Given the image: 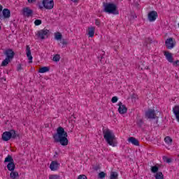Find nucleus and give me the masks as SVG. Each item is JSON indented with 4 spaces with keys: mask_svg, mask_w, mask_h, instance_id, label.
<instances>
[{
    "mask_svg": "<svg viewBox=\"0 0 179 179\" xmlns=\"http://www.w3.org/2000/svg\"><path fill=\"white\" fill-rule=\"evenodd\" d=\"M53 139L56 143H60L62 146H68L69 143L68 133L62 127H57L56 133L53 134Z\"/></svg>",
    "mask_w": 179,
    "mask_h": 179,
    "instance_id": "f257e3e1",
    "label": "nucleus"
},
{
    "mask_svg": "<svg viewBox=\"0 0 179 179\" xmlns=\"http://www.w3.org/2000/svg\"><path fill=\"white\" fill-rule=\"evenodd\" d=\"M103 138L110 146H113V148H115L117 145H118V141H117V138H115V134L114 132L110 129H106L103 131Z\"/></svg>",
    "mask_w": 179,
    "mask_h": 179,
    "instance_id": "f03ea898",
    "label": "nucleus"
},
{
    "mask_svg": "<svg viewBox=\"0 0 179 179\" xmlns=\"http://www.w3.org/2000/svg\"><path fill=\"white\" fill-rule=\"evenodd\" d=\"M103 12L109 15H120L117 5L113 3H103Z\"/></svg>",
    "mask_w": 179,
    "mask_h": 179,
    "instance_id": "7ed1b4c3",
    "label": "nucleus"
},
{
    "mask_svg": "<svg viewBox=\"0 0 179 179\" xmlns=\"http://www.w3.org/2000/svg\"><path fill=\"white\" fill-rule=\"evenodd\" d=\"M19 138V134H16V131L11 129L9 131H4L1 136L2 141L4 142H8L10 139H16Z\"/></svg>",
    "mask_w": 179,
    "mask_h": 179,
    "instance_id": "20e7f679",
    "label": "nucleus"
},
{
    "mask_svg": "<svg viewBox=\"0 0 179 179\" xmlns=\"http://www.w3.org/2000/svg\"><path fill=\"white\" fill-rule=\"evenodd\" d=\"M39 9L51 10L54 8V0H43L42 5L38 4Z\"/></svg>",
    "mask_w": 179,
    "mask_h": 179,
    "instance_id": "39448f33",
    "label": "nucleus"
},
{
    "mask_svg": "<svg viewBox=\"0 0 179 179\" xmlns=\"http://www.w3.org/2000/svg\"><path fill=\"white\" fill-rule=\"evenodd\" d=\"M48 33H50V30L43 29L38 31L36 36L38 38H41V40H44L48 37Z\"/></svg>",
    "mask_w": 179,
    "mask_h": 179,
    "instance_id": "423d86ee",
    "label": "nucleus"
},
{
    "mask_svg": "<svg viewBox=\"0 0 179 179\" xmlns=\"http://www.w3.org/2000/svg\"><path fill=\"white\" fill-rule=\"evenodd\" d=\"M165 45L167 50H173L176 47V41L173 38H169L165 41Z\"/></svg>",
    "mask_w": 179,
    "mask_h": 179,
    "instance_id": "0eeeda50",
    "label": "nucleus"
},
{
    "mask_svg": "<svg viewBox=\"0 0 179 179\" xmlns=\"http://www.w3.org/2000/svg\"><path fill=\"white\" fill-rule=\"evenodd\" d=\"M145 118L148 120H155L156 118V113L155 110L148 109L145 113Z\"/></svg>",
    "mask_w": 179,
    "mask_h": 179,
    "instance_id": "6e6552de",
    "label": "nucleus"
},
{
    "mask_svg": "<svg viewBox=\"0 0 179 179\" xmlns=\"http://www.w3.org/2000/svg\"><path fill=\"white\" fill-rule=\"evenodd\" d=\"M22 14L25 17H31V16H33V10L30 9L29 7H25L22 9Z\"/></svg>",
    "mask_w": 179,
    "mask_h": 179,
    "instance_id": "1a4fd4ad",
    "label": "nucleus"
},
{
    "mask_svg": "<svg viewBox=\"0 0 179 179\" xmlns=\"http://www.w3.org/2000/svg\"><path fill=\"white\" fill-rule=\"evenodd\" d=\"M118 111L120 114H127V112L128 111V108L125 105L122 104V102H119L118 103Z\"/></svg>",
    "mask_w": 179,
    "mask_h": 179,
    "instance_id": "9d476101",
    "label": "nucleus"
},
{
    "mask_svg": "<svg viewBox=\"0 0 179 179\" xmlns=\"http://www.w3.org/2000/svg\"><path fill=\"white\" fill-rule=\"evenodd\" d=\"M157 12L156 11H151L148 13V20L150 22H155L156 19H157Z\"/></svg>",
    "mask_w": 179,
    "mask_h": 179,
    "instance_id": "9b49d317",
    "label": "nucleus"
},
{
    "mask_svg": "<svg viewBox=\"0 0 179 179\" xmlns=\"http://www.w3.org/2000/svg\"><path fill=\"white\" fill-rule=\"evenodd\" d=\"M26 55L29 61V64H31L33 62V56H31V50H30L29 45L26 46Z\"/></svg>",
    "mask_w": 179,
    "mask_h": 179,
    "instance_id": "f8f14e48",
    "label": "nucleus"
},
{
    "mask_svg": "<svg viewBox=\"0 0 179 179\" xmlns=\"http://www.w3.org/2000/svg\"><path fill=\"white\" fill-rule=\"evenodd\" d=\"M164 55L165 56L168 62H170L171 64H173V62H174V59L173 58V55L171 53H170V52H169V51L164 52Z\"/></svg>",
    "mask_w": 179,
    "mask_h": 179,
    "instance_id": "ddd939ff",
    "label": "nucleus"
},
{
    "mask_svg": "<svg viewBox=\"0 0 179 179\" xmlns=\"http://www.w3.org/2000/svg\"><path fill=\"white\" fill-rule=\"evenodd\" d=\"M59 167V164L57 161H52L50 165V169L52 171H57Z\"/></svg>",
    "mask_w": 179,
    "mask_h": 179,
    "instance_id": "4468645a",
    "label": "nucleus"
},
{
    "mask_svg": "<svg viewBox=\"0 0 179 179\" xmlns=\"http://www.w3.org/2000/svg\"><path fill=\"white\" fill-rule=\"evenodd\" d=\"M5 55H6V58L13 59V57H15V52H13L12 49H7L5 51Z\"/></svg>",
    "mask_w": 179,
    "mask_h": 179,
    "instance_id": "2eb2a0df",
    "label": "nucleus"
},
{
    "mask_svg": "<svg viewBox=\"0 0 179 179\" xmlns=\"http://www.w3.org/2000/svg\"><path fill=\"white\" fill-rule=\"evenodd\" d=\"M176 118V121L179 122V105H176L173 108L172 110Z\"/></svg>",
    "mask_w": 179,
    "mask_h": 179,
    "instance_id": "dca6fc26",
    "label": "nucleus"
},
{
    "mask_svg": "<svg viewBox=\"0 0 179 179\" xmlns=\"http://www.w3.org/2000/svg\"><path fill=\"white\" fill-rule=\"evenodd\" d=\"M128 142L134 145V146H139V141H138L135 137H129L128 138Z\"/></svg>",
    "mask_w": 179,
    "mask_h": 179,
    "instance_id": "f3484780",
    "label": "nucleus"
},
{
    "mask_svg": "<svg viewBox=\"0 0 179 179\" xmlns=\"http://www.w3.org/2000/svg\"><path fill=\"white\" fill-rule=\"evenodd\" d=\"M3 16L4 19H9L10 17V10L8 8H4L2 11Z\"/></svg>",
    "mask_w": 179,
    "mask_h": 179,
    "instance_id": "a211bd4d",
    "label": "nucleus"
},
{
    "mask_svg": "<svg viewBox=\"0 0 179 179\" xmlns=\"http://www.w3.org/2000/svg\"><path fill=\"white\" fill-rule=\"evenodd\" d=\"M7 169L8 171H14L15 169H16V165L14 162H10L7 164Z\"/></svg>",
    "mask_w": 179,
    "mask_h": 179,
    "instance_id": "6ab92c4d",
    "label": "nucleus"
},
{
    "mask_svg": "<svg viewBox=\"0 0 179 179\" xmlns=\"http://www.w3.org/2000/svg\"><path fill=\"white\" fill-rule=\"evenodd\" d=\"M10 177L12 179H19V173L16 171H11Z\"/></svg>",
    "mask_w": 179,
    "mask_h": 179,
    "instance_id": "aec40b11",
    "label": "nucleus"
},
{
    "mask_svg": "<svg viewBox=\"0 0 179 179\" xmlns=\"http://www.w3.org/2000/svg\"><path fill=\"white\" fill-rule=\"evenodd\" d=\"M94 30H96V28L94 27H90L88 28L89 37H94Z\"/></svg>",
    "mask_w": 179,
    "mask_h": 179,
    "instance_id": "412c9836",
    "label": "nucleus"
},
{
    "mask_svg": "<svg viewBox=\"0 0 179 179\" xmlns=\"http://www.w3.org/2000/svg\"><path fill=\"white\" fill-rule=\"evenodd\" d=\"M38 73H45L46 72H50V67L49 66H43L39 69Z\"/></svg>",
    "mask_w": 179,
    "mask_h": 179,
    "instance_id": "4be33fe9",
    "label": "nucleus"
},
{
    "mask_svg": "<svg viewBox=\"0 0 179 179\" xmlns=\"http://www.w3.org/2000/svg\"><path fill=\"white\" fill-rule=\"evenodd\" d=\"M59 41H60V43H59V45H62V48H65V47L68 45V41H66V39L62 38Z\"/></svg>",
    "mask_w": 179,
    "mask_h": 179,
    "instance_id": "5701e85b",
    "label": "nucleus"
},
{
    "mask_svg": "<svg viewBox=\"0 0 179 179\" xmlns=\"http://www.w3.org/2000/svg\"><path fill=\"white\" fill-rule=\"evenodd\" d=\"M15 161L13 160V158L10 155H8L4 160V163H13Z\"/></svg>",
    "mask_w": 179,
    "mask_h": 179,
    "instance_id": "b1692460",
    "label": "nucleus"
},
{
    "mask_svg": "<svg viewBox=\"0 0 179 179\" xmlns=\"http://www.w3.org/2000/svg\"><path fill=\"white\" fill-rule=\"evenodd\" d=\"M155 179H164V175L162 172L159 171L155 175Z\"/></svg>",
    "mask_w": 179,
    "mask_h": 179,
    "instance_id": "393cba45",
    "label": "nucleus"
},
{
    "mask_svg": "<svg viewBox=\"0 0 179 179\" xmlns=\"http://www.w3.org/2000/svg\"><path fill=\"white\" fill-rule=\"evenodd\" d=\"M55 38L57 41L62 40V34L60 32L55 33Z\"/></svg>",
    "mask_w": 179,
    "mask_h": 179,
    "instance_id": "a878e982",
    "label": "nucleus"
},
{
    "mask_svg": "<svg viewBox=\"0 0 179 179\" xmlns=\"http://www.w3.org/2000/svg\"><path fill=\"white\" fill-rule=\"evenodd\" d=\"M110 179H118V173L115 171L110 172Z\"/></svg>",
    "mask_w": 179,
    "mask_h": 179,
    "instance_id": "bb28decb",
    "label": "nucleus"
},
{
    "mask_svg": "<svg viewBox=\"0 0 179 179\" xmlns=\"http://www.w3.org/2000/svg\"><path fill=\"white\" fill-rule=\"evenodd\" d=\"M10 59L8 57H6L1 63V66H7L8 64L10 62Z\"/></svg>",
    "mask_w": 179,
    "mask_h": 179,
    "instance_id": "cd10ccee",
    "label": "nucleus"
},
{
    "mask_svg": "<svg viewBox=\"0 0 179 179\" xmlns=\"http://www.w3.org/2000/svg\"><path fill=\"white\" fill-rule=\"evenodd\" d=\"M151 173H153V174L159 173V166L156 165L151 166Z\"/></svg>",
    "mask_w": 179,
    "mask_h": 179,
    "instance_id": "c85d7f7f",
    "label": "nucleus"
},
{
    "mask_svg": "<svg viewBox=\"0 0 179 179\" xmlns=\"http://www.w3.org/2000/svg\"><path fill=\"white\" fill-rule=\"evenodd\" d=\"M164 142L167 143V145H171L173 143V139L170 138V136H166L164 138Z\"/></svg>",
    "mask_w": 179,
    "mask_h": 179,
    "instance_id": "c756f323",
    "label": "nucleus"
},
{
    "mask_svg": "<svg viewBox=\"0 0 179 179\" xmlns=\"http://www.w3.org/2000/svg\"><path fill=\"white\" fill-rule=\"evenodd\" d=\"M106 176H107V174L106 173L101 171L98 174V178L104 179V178H106Z\"/></svg>",
    "mask_w": 179,
    "mask_h": 179,
    "instance_id": "7c9ffc66",
    "label": "nucleus"
},
{
    "mask_svg": "<svg viewBox=\"0 0 179 179\" xmlns=\"http://www.w3.org/2000/svg\"><path fill=\"white\" fill-rule=\"evenodd\" d=\"M100 52V56L98 57L99 59L101 61V59H104V56L106 55V52L101 50L99 52Z\"/></svg>",
    "mask_w": 179,
    "mask_h": 179,
    "instance_id": "2f4dec72",
    "label": "nucleus"
},
{
    "mask_svg": "<svg viewBox=\"0 0 179 179\" xmlns=\"http://www.w3.org/2000/svg\"><path fill=\"white\" fill-rule=\"evenodd\" d=\"M59 59H61V57L59 56V55H56L53 57V61H55V62H59Z\"/></svg>",
    "mask_w": 179,
    "mask_h": 179,
    "instance_id": "473e14b6",
    "label": "nucleus"
},
{
    "mask_svg": "<svg viewBox=\"0 0 179 179\" xmlns=\"http://www.w3.org/2000/svg\"><path fill=\"white\" fill-rule=\"evenodd\" d=\"M163 161L166 163H171V159L167 157H163Z\"/></svg>",
    "mask_w": 179,
    "mask_h": 179,
    "instance_id": "72a5a7b5",
    "label": "nucleus"
},
{
    "mask_svg": "<svg viewBox=\"0 0 179 179\" xmlns=\"http://www.w3.org/2000/svg\"><path fill=\"white\" fill-rule=\"evenodd\" d=\"M41 23H43V22L41 21V20H36L34 21V24L35 26H40V24H41Z\"/></svg>",
    "mask_w": 179,
    "mask_h": 179,
    "instance_id": "f704fd0d",
    "label": "nucleus"
},
{
    "mask_svg": "<svg viewBox=\"0 0 179 179\" xmlns=\"http://www.w3.org/2000/svg\"><path fill=\"white\" fill-rule=\"evenodd\" d=\"M137 125H138V127H142V125H143V120H142V119L138 120Z\"/></svg>",
    "mask_w": 179,
    "mask_h": 179,
    "instance_id": "c9c22d12",
    "label": "nucleus"
},
{
    "mask_svg": "<svg viewBox=\"0 0 179 179\" xmlns=\"http://www.w3.org/2000/svg\"><path fill=\"white\" fill-rule=\"evenodd\" d=\"M49 179H59V176L58 175H50Z\"/></svg>",
    "mask_w": 179,
    "mask_h": 179,
    "instance_id": "e433bc0d",
    "label": "nucleus"
},
{
    "mask_svg": "<svg viewBox=\"0 0 179 179\" xmlns=\"http://www.w3.org/2000/svg\"><path fill=\"white\" fill-rule=\"evenodd\" d=\"M112 103H117L118 101V97L117 96H113L111 99Z\"/></svg>",
    "mask_w": 179,
    "mask_h": 179,
    "instance_id": "4c0bfd02",
    "label": "nucleus"
},
{
    "mask_svg": "<svg viewBox=\"0 0 179 179\" xmlns=\"http://www.w3.org/2000/svg\"><path fill=\"white\" fill-rule=\"evenodd\" d=\"M78 179H87V177L85 175H80Z\"/></svg>",
    "mask_w": 179,
    "mask_h": 179,
    "instance_id": "58836bf2",
    "label": "nucleus"
},
{
    "mask_svg": "<svg viewBox=\"0 0 179 179\" xmlns=\"http://www.w3.org/2000/svg\"><path fill=\"white\" fill-rule=\"evenodd\" d=\"M172 64H173V66H178V65H179V60H176V61L172 62Z\"/></svg>",
    "mask_w": 179,
    "mask_h": 179,
    "instance_id": "ea45409f",
    "label": "nucleus"
},
{
    "mask_svg": "<svg viewBox=\"0 0 179 179\" xmlns=\"http://www.w3.org/2000/svg\"><path fill=\"white\" fill-rule=\"evenodd\" d=\"M22 69H23V68L22 67V64H18L17 66V71H22Z\"/></svg>",
    "mask_w": 179,
    "mask_h": 179,
    "instance_id": "a19ab883",
    "label": "nucleus"
},
{
    "mask_svg": "<svg viewBox=\"0 0 179 179\" xmlns=\"http://www.w3.org/2000/svg\"><path fill=\"white\" fill-rule=\"evenodd\" d=\"M95 24H96V26H100V20H95Z\"/></svg>",
    "mask_w": 179,
    "mask_h": 179,
    "instance_id": "79ce46f5",
    "label": "nucleus"
},
{
    "mask_svg": "<svg viewBox=\"0 0 179 179\" xmlns=\"http://www.w3.org/2000/svg\"><path fill=\"white\" fill-rule=\"evenodd\" d=\"M99 169H100V167H99V166H96L94 167V170L95 171H99Z\"/></svg>",
    "mask_w": 179,
    "mask_h": 179,
    "instance_id": "37998d69",
    "label": "nucleus"
},
{
    "mask_svg": "<svg viewBox=\"0 0 179 179\" xmlns=\"http://www.w3.org/2000/svg\"><path fill=\"white\" fill-rule=\"evenodd\" d=\"M29 3H34L36 2V0H28Z\"/></svg>",
    "mask_w": 179,
    "mask_h": 179,
    "instance_id": "c03bdc74",
    "label": "nucleus"
},
{
    "mask_svg": "<svg viewBox=\"0 0 179 179\" xmlns=\"http://www.w3.org/2000/svg\"><path fill=\"white\" fill-rule=\"evenodd\" d=\"M71 2H73L74 3L79 2V0H71Z\"/></svg>",
    "mask_w": 179,
    "mask_h": 179,
    "instance_id": "a18cd8bd",
    "label": "nucleus"
},
{
    "mask_svg": "<svg viewBox=\"0 0 179 179\" xmlns=\"http://www.w3.org/2000/svg\"><path fill=\"white\" fill-rule=\"evenodd\" d=\"M2 9H3V6H2V5L0 4V12L2 10Z\"/></svg>",
    "mask_w": 179,
    "mask_h": 179,
    "instance_id": "49530a36",
    "label": "nucleus"
},
{
    "mask_svg": "<svg viewBox=\"0 0 179 179\" xmlns=\"http://www.w3.org/2000/svg\"><path fill=\"white\" fill-rule=\"evenodd\" d=\"M1 25H0V29H1Z\"/></svg>",
    "mask_w": 179,
    "mask_h": 179,
    "instance_id": "de8ad7c7",
    "label": "nucleus"
}]
</instances>
